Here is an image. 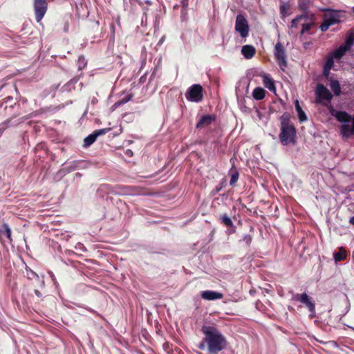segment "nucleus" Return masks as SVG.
Returning <instances> with one entry per match:
<instances>
[{
	"instance_id": "obj_22",
	"label": "nucleus",
	"mask_w": 354,
	"mask_h": 354,
	"mask_svg": "<svg viewBox=\"0 0 354 354\" xmlns=\"http://www.w3.org/2000/svg\"><path fill=\"white\" fill-rule=\"evenodd\" d=\"M222 223L227 227H233V222L231 218L227 214H223L221 216Z\"/></svg>"
},
{
	"instance_id": "obj_19",
	"label": "nucleus",
	"mask_w": 354,
	"mask_h": 354,
	"mask_svg": "<svg viewBox=\"0 0 354 354\" xmlns=\"http://www.w3.org/2000/svg\"><path fill=\"white\" fill-rule=\"evenodd\" d=\"M295 109L297 112L299 120L301 122H303L307 120V117L304 111L302 110L301 107L299 105V102L297 100L295 102Z\"/></svg>"
},
{
	"instance_id": "obj_5",
	"label": "nucleus",
	"mask_w": 354,
	"mask_h": 354,
	"mask_svg": "<svg viewBox=\"0 0 354 354\" xmlns=\"http://www.w3.org/2000/svg\"><path fill=\"white\" fill-rule=\"evenodd\" d=\"M235 30L238 32L241 37L245 38L248 37L249 32V26L245 18L241 15H239L236 19L235 23Z\"/></svg>"
},
{
	"instance_id": "obj_2",
	"label": "nucleus",
	"mask_w": 354,
	"mask_h": 354,
	"mask_svg": "<svg viewBox=\"0 0 354 354\" xmlns=\"http://www.w3.org/2000/svg\"><path fill=\"white\" fill-rule=\"evenodd\" d=\"M296 131L294 126L288 121L281 122V133L279 135L280 141L283 145L295 143Z\"/></svg>"
},
{
	"instance_id": "obj_14",
	"label": "nucleus",
	"mask_w": 354,
	"mask_h": 354,
	"mask_svg": "<svg viewBox=\"0 0 354 354\" xmlns=\"http://www.w3.org/2000/svg\"><path fill=\"white\" fill-rule=\"evenodd\" d=\"M215 120V116L213 115H205L203 116L197 123L196 127L202 129L208 127Z\"/></svg>"
},
{
	"instance_id": "obj_10",
	"label": "nucleus",
	"mask_w": 354,
	"mask_h": 354,
	"mask_svg": "<svg viewBox=\"0 0 354 354\" xmlns=\"http://www.w3.org/2000/svg\"><path fill=\"white\" fill-rule=\"evenodd\" d=\"M109 129H102L93 132L91 134L86 137L84 140V147H89L100 136L105 134Z\"/></svg>"
},
{
	"instance_id": "obj_3",
	"label": "nucleus",
	"mask_w": 354,
	"mask_h": 354,
	"mask_svg": "<svg viewBox=\"0 0 354 354\" xmlns=\"http://www.w3.org/2000/svg\"><path fill=\"white\" fill-rule=\"evenodd\" d=\"M186 98L194 102H199L203 100V88L200 84H194L189 88Z\"/></svg>"
},
{
	"instance_id": "obj_6",
	"label": "nucleus",
	"mask_w": 354,
	"mask_h": 354,
	"mask_svg": "<svg viewBox=\"0 0 354 354\" xmlns=\"http://www.w3.org/2000/svg\"><path fill=\"white\" fill-rule=\"evenodd\" d=\"M292 299L295 301H298L304 304L310 312V315L312 317L314 316V314L315 313V306L306 293L296 294L293 296Z\"/></svg>"
},
{
	"instance_id": "obj_11",
	"label": "nucleus",
	"mask_w": 354,
	"mask_h": 354,
	"mask_svg": "<svg viewBox=\"0 0 354 354\" xmlns=\"http://www.w3.org/2000/svg\"><path fill=\"white\" fill-rule=\"evenodd\" d=\"M330 113L335 116L339 122L344 124H349L351 120V116L345 111H337L332 109Z\"/></svg>"
},
{
	"instance_id": "obj_31",
	"label": "nucleus",
	"mask_w": 354,
	"mask_h": 354,
	"mask_svg": "<svg viewBox=\"0 0 354 354\" xmlns=\"http://www.w3.org/2000/svg\"><path fill=\"white\" fill-rule=\"evenodd\" d=\"M243 241H245L247 245H250L252 241V237L250 235H245L243 237Z\"/></svg>"
},
{
	"instance_id": "obj_30",
	"label": "nucleus",
	"mask_w": 354,
	"mask_h": 354,
	"mask_svg": "<svg viewBox=\"0 0 354 354\" xmlns=\"http://www.w3.org/2000/svg\"><path fill=\"white\" fill-rule=\"evenodd\" d=\"M301 26H302L301 33H304L305 32L308 31L310 28V26L309 24H306L305 23L301 24Z\"/></svg>"
},
{
	"instance_id": "obj_4",
	"label": "nucleus",
	"mask_w": 354,
	"mask_h": 354,
	"mask_svg": "<svg viewBox=\"0 0 354 354\" xmlns=\"http://www.w3.org/2000/svg\"><path fill=\"white\" fill-rule=\"evenodd\" d=\"M274 57L280 68L284 70L287 66V60L285 49L281 42H278L275 45Z\"/></svg>"
},
{
	"instance_id": "obj_27",
	"label": "nucleus",
	"mask_w": 354,
	"mask_h": 354,
	"mask_svg": "<svg viewBox=\"0 0 354 354\" xmlns=\"http://www.w3.org/2000/svg\"><path fill=\"white\" fill-rule=\"evenodd\" d=\"M27 277L30 279H32L34 277L39 278V276L37 273L31 270H26Z\"/></svg>"
},
{
	"instance_id": "obj_29",
	"label": "nucleus",
	"mask_w": 354,
	"mask_h": 354,
	"mask_svg": "<svg viewBox=\"0 0 354 354\" xmlns=\"http://www.w3.org/2000/svg\"><path fill=\"white\" fill-rule=\"evenodd\" d=\"M330 26V25L327 21H325V20L324 19V22L321 25L320 28L322 31H326Z\"/></svg>"
},
{
	"instance_id": "obj_15",
	"label": "nucleus",
	"mask_w": 354,
	"mask_h": 354,
	"mask_svg": "<svg viewBox=\"0 0 354 354\" xmlns=\"http://www.w3.org/2000/svg\"><path fill=\"white\" fill-rule=\"evenodd\" d=\"M351 127L349 124H343L341 127V133L344 137L348 138L351 135H354V117L353 118Z\"/></svg>"
},
{
	"instance_id": "obj_36",
	"label": "nucleus",
	"mask_w": 354,
	"mask_h": 354,
	"mask_svg": "<svg viewBox=\"0 0 354 354\" xmlns=\"http://www.w3.org/2000/svg\"><path fill=\"white\" fill-rule=\"evenodd\" d=\"M350 223L354 225V216L350 218Z\"/></svg>"
},
{
	"instance_id": "obj_32",
	"label": "nucleus",
	"mask_w": 354,
	"mask_h": 354,
	"mask_svg": "<svg viewBox=\"0 0 354 354\" xmlns=\"http://www.w3.org/2000/svg\"><path fill=\"white\" fill-rule=\"evenodd\" d=\"M205 344H206V342H205V337H204L203 342L199 344L198 348L201 350H204L205 348Z\"/></svg>"
},
{
	"instance_id": "obj_23",
	"label": "nucleus",
	"mask_w": 354,
	"mask_h": 354,
	"mask_svg": "<svg viewBox=\"0 0 354 354\" xmlns=\"http://www.w3.org/2000/svg\"><path fill=\"white\" fill-rule=\"evenodd\" d=\"M335 59L333 56L330 55V57H328L326 59V62L325 63L324 67H326V71H330L333 66L334 61L333 59Z\"/></svg>"
},
{
	"instance_id": "obj_35",
	"label": "nucleus",
	"mask_w": 354,
	"mask_h": 354,
	"mask_svg": "<svg viewBox=\"0 0 354 354\" xmlns=\"http://www.w3.org/2000/svg\"><path fill=\"white\" fill-rule=\"evenodd\" d=\"M35 293L36 294V295H37L38 297H41V292H40L39 290H35Z\"/></svg>"
},
{
	"instance_id": "obj_7",
	"label": "nucleus",
	"mask_w": 354,
	"mask_h": 354,
	"mask_svg": "<svg viewBox=\"0 0 354 354\" xmlns=\"http://www.w3.org/2000/svg\"><path fill=\"white\" fill-rule=\"evenodd\" d=\"M354 42V39L352 37H348L345 41V44L340 46L337 49H336L331 55L333 56L335 59H341L346 51H348Z\"/></svg>"
},
{
	"instance_id": "obj_13",
	"label": "nucleus",
	"mask_w": 354,
	"mask_h": 354,
	"mask_svg": "<svg viewBox=\"0 0 354 354\" xmlns=\"http://www.w3.org/2000/svg\"><path fill=\"white\" fill-rule=\"evenodd\" d=\"M260 76L263 78V85L270 91L275 93L276 87H275L274 82L270 77V76L266 73H262L260 75Z\"/></svg>"
},
{
	"instance_id": "obj_20",
	"label": "nucleus",
	"mask_w": 354,
	"mask_h": 354,
	"mask_svg": "<svg viewBox=\"0 0 354 354\" xmlns=\"http://www.w3.org/2000/svg\"><path fill=\"white\" fill-rule=\"evenodd\" d=\"M333 257L335 262L341 261L346 258V252L343 247H340Z\"/></svg>"
},
{
	"instance_id": "obj_26",
	"label": "nucleus",
	"mask_w": 354,
	"mask_h": 354,
	"mask_svg": "<svg viewBox=\"0 0 354 354\" xmlns=\"http://www.w3.org/2000/svg\"><path fill=\"white\" fill-rule=\"evenodd\" d=\"M238 178H239V173L236 171H234V172L232 173L231 175L230 184L231 185H234L235 183L237 182Z\"/></svg>"
},
{
	"instance_id": "obj_8",
	"label": "nucleus",
	"mask_w": 354,
	"mask_h": 354,
	"mask_svg": "<svg viewBox=\"0 0 354 354\" xmlns=\"http://www.w3.org/2000/svg\"><path fill=\"white\" fill-rule=\"evenodd\" d=\"M48 8L47 1H35L34 10L35 18L37 22H40L46 12Z\"/></svg>"
},
{
	"instance_id": "obj_16",
	"label": "nucleus",
	"mask_w": 354,
	"mask_h": 354,
	"mask_svg": "<svg viewBox=\"0 0 354 354\" xmlns=\"http://www.w3.org/2000/svg\"><path fill=\"white\" fill-rule=\"evenodd\" d=\"M324 19L331 26L339 22V16L336 12H330L324 15Z\"/></svg>"
},
{
	"instance_id": "obj_37",
	"label": "nucleus",
	"mask_w": 354,
	"mask_h": 354,
	"mask_svg": "<svg viewBox=\"0 0 354 354\" xmlns=\"http://www.w3.org/2000/svg\"><path fill=\"white\" fill-rule=\"evenodd\" d=\"M2 133H3V131L0 130V137L1 136Z\"/></svg>"
},
{
	"instance_id": "obj_1",
	"label": "nucleus",
	"mask_w": 354,
	"mask_h": 354,
	"mask_svg": "<svg viewBox=\"0 0 354 354\" xmlns=\"http://www.w3.org/2000/svg\"><path fill=\"white\" fill-rule=\"evenodd\" d=\"M202 332L205 335L207 349L210 353L217 354L227 346V340L224 335L215 327L203 326Z\"/></svg>"
},
{
	"instance_id": "obj_12",
	"label": "nucleus",
	"mask_w": 354,
	"mask_h": 354,
	"mask_svg": "<svg viewBox=\"0 0 354 354\" xmlns=\"http://www.w3.org/2000/svg\"><path fill=\"white\" fill-rule=\"evenodd\" d=\"M201 296L203 299L208 301L220 299L223 297V294L213 290L203 291L201 293Z\"/></svg>"
},
{
	"instance_id": "obj_28",
	"label": "nucleus",
	"mask_w": 354,
	"mask_h": 354,
	"mask_svg": "<svg viewBox=\"0 0 354 354\" xmlns=\"http://www.w3.org/2000/svg\"><path fill=\"white\" fill-rule=\"evenodd\" d=\"M3 227L5 230V234L6 235L7 238L10 239V238H11V230H10V228L9 227L8 225L4 224L3 225Z\"/></svg>"
},
{
	"instance_id": "obj_34",
	"label": "nucleus",
	"mask_w": 354,
	"mask_h": 354,
	"mask_svg": "<svg viewBox=\"0 0 354 354\" xmlns=\"http://www.w3.org/2000/svg\"><path fill=\"white\" fill-rule=\"evenodd\" d=\"M330 71H326V67H324V74L325 76H328L329 74Z\"/></svg>"
},
{
	"instance_id": "obj_18",
	"label": "nucleus",
	"mask_w": 354,
	"mask_h": 354,
	"mask_svg": "<svg viewBox=\"0 0 354 354\" xmlns=\"http://www.w3.org/2000/svg\"><path fill=\"white\" fill-rule=\"evenodd\" d=\"M266 96V91L261 87H257L252 91V97L257 100H263Z\"/></svg>"
},
{
	"instance_id": "obj_25",
	"label": "nucleus",
	"mask_w": 354,
	"mask_h": 354,
	"mask_svg": "<svg viewBox=\"0 0 354 354\" xmlns=\"http://www.w3.org/2000/svg\"><path fill=\"white\" fill-rule=\"evenodd\" d=\"M305 17L304 15H300L297 17V18L292 19V27L297 28L298 26L299 23L305 19Z\"/></svg>"
},
{
	"instance_id": "obj_9",
	"label": "nucleus",
	"mask_w": 354,
	"mask_h": 354,
	"mask_svg": "<svg viewBox=\"0 0 354 354\" xmlns=\"http://www.w3.org/2000/svg\"><path fill=\"white\" fill-rule=\"evenodd\" d=\"M316 95L320 100H325L328 102H330L333 98V95L331 93L323 84L317 85L316 88Z\"/></svg>"
},
{
	"instance_id": "obj_33",
	"label": "nucleus",
	"mask_w": 354,
	"mask_h": 354,
	"mask_svg": "<svg viewBox=\"0 0 354 354\" xmlns=\"http://www.w3.org/2000/svg\"><path fill=\"white\" fill-rule=\"evenodd\" d=\"M78 62L80 63V65L84 64V57H80L78 59Z\"/></svg>"
},
{
	"instance_id": "obj_21",
	"label": "nucleus",
	"mask_w": 354,
	"mask_h": 354,
	"mask_svg": "<svg viewBox=\"0 0 354 354\" xmlns=\"http://www.w3.org/2000/svg\"><path fill=\"white\" fill-rule=\"evenodd\" d=\"M330 87L335 95H339L340 94L341 88L337 80H332L330 83Z\"/></svg>"
},
{
	"instance_id": "obj_17",
	"label": "nucleus",
	"mask_w": 354,
	"mask_h": 354,
	"mask_svg": "<svg viewBox=\"0 0 354 354\" xmlns=\"http://www.w3.org/2000/svg\"><path fill=\"white\" fill-rule=\"evenodd\" d=\"M255 48L250 45L243 46L241 49V53L246 59H251L255 54Z\"/></svg>"
},
{
	"instance_id": "obj_24",
	"label": "nucleus",
	"mask_w": 354,
	"mask_h": 354,
	"mask_svg": "<svg viewBox=\"0 0 354 354\" xmlns=\"http://www.w3.org/2000/svg\"><path fill=\"white\" fill-rule=\"evenodd\" d=\"M289 4L288 3H283L280 6V12L283 17H286L288 15V10H289Z\"/></svg>"
}]
</instances>
